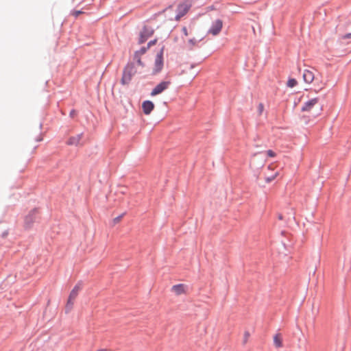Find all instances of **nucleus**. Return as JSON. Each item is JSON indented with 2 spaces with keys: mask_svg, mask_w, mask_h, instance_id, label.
I'll use <instances>...</instances> for the list:
<instances>
[{
  "mask_svg": "<svg viewBox=\"0 0 351 351\" xmlns=\"http://www.w3.org/2000/svg\"><path fill=\"white\" fill-rule=\"evenodd\" d=\"M314 108L317 109V112L313 114L314 117L317 116L319 114L320 112L322 111V107L319 104V99L318 98H313L306 103H304L302 110L304 112H311Z\"/></svg>",
  "mask_w": 351,
  "mask_h": 351,
  "instance_id": "nucleus-1",
  "label": "nucleus"
},
{
  "mask_svg": "<svg viewBox=\"0 0 351 351\" xmlns=\"http://www.w3.org/2000/svg\"><path fill=\"white\" fill-rule=\"evenodd\" d=\"M136 73V70L132 64H128L123 70L121 82L123 85L128 84L132 76Z\"/></svg>",
  "mask_w": 351,
  "mask_h": 351,
  "instance_id": "nucleus-2",
  "label": "nucleus"
},
{
  "mask_svg": "<svg viewBox=\"0 0 351 351\" xmlns=\"http://www.w3.org/2000/svg\"><path fill=\"white\" fill-rule=\"evenodd\" d=\"M191 7V2L189 0H186L180 3L177 8V14L175 17L176 21H179L181 17L184 16L190 10Z\"/></svg>",
  "mask_w": 351,
  "mask_h": 351,
  "instance_id": "nucleus-3",
  "label": "nucleus"
},
{
  "mask_svg": "<svg viewBox=\"0 0 351 351\" xmlns=\"http://www.w3.org/2000/svg\"><path fill=\"white\" fill-rule=\"evenodd\" d=\"M163 47L160 49V52L157 54L155 62H154V71L153 73L154 74L159 73L163 66Z\"/></svg>",
  "mask_w": 351,
  "mask_h": 351,
  "instance_id": "nucleus-4",
  "label": "nucleus"
},
{
  "mask_svg": "<svg viewBox=\"0 0 351 351\" xmlns=\"http://www.w3.org/2000/svg\"><path fill=\"white\" fill-rule=\"evenodd\" d=\"M171 82L169 81H164L159 83L151 92V96L154 97L162 93L164 90H167Z\"/></svg>",
  "mask_w": 351,
  "mask_h": 351,
  "instance_id": "nucleus-5",
  "label": "nucleus"
},
{
  "mask_svg": "<svg viewBox=\"0 0 351 351\" xmlns=\"http://www.w3.org/2000/svg\"><path fill=\"white\" fill-rule=\"evenodd\" d=\"M154 34V29L149 27H145L141 31L139 38L138 43L140 44L145 42L148 38L152 36Z\"/></svg>",
  "mask_w": 351,
  "mask_h": 351,
  "instance_id": "nucleus-6",
  "label": "nucleus"
},
{
  "mask_svg": "<svg viewBox=\"0 0 351 351\" xmlns=\"http://www.w3.org/2000/svg\"><path fill=\"white\" fill-rule=\"evenodd\" d=\"M223 27V22L220 19H217L213 22L212 27L209 29V33L213 36H216L219 34Z\"/></svg>",
  "mask_w": 351,
  "mask_h": 351,
  "instance_id": "nucleus-7",
  "label": "nucleus"
},
{
  "mask_svg": "<svg viewBox=\"0 0 351 351\" xmlns=\"http://www.w3.org/2000/svg\"><path fill=\"white\" fill-rule=\"evenodd\" d=\"M154 108V104L152 101L147 100L143 102L142 109L144 114L148 115Z\"/></svg>",
  "mask_w": 351,
  "mask_h": 351,
  "instance_id": "nucleus-8",
  "label": "nucleus"
},
{
  "mask_svg": "<svg viewBox=\"0 0 351 351\" xmlns=\"http://www.w3.org/2000/svg\"><path fill=\"white\" fill-rule=\"evenodd\" d=\"M302 77L304 81L307 84H311L315 79L314 73L309 69L304 70Z\"/></svg>",
  "mask_w": 351,
  "mask_h": 351,
  "instance_id": "nucleus-9",
  "label": "nucleus"
},
{
  "mask_svg": "<svg viewBox=\"0 0 351 351\" xmlns=\"http://www.w3.org/2000/svg\"><path fill=\"white\" fill-rule=\"evenodd\" d=\"M187 287L183 284L176 285L172 287L171 291L177 295L184 294L186 292Z\"/></svg>",
  "mask_w": 351,
  "mask_h": 351,
  "instance_id": "nucleus-10",
  "label": "nucleus"
},
{
  "mask_svg": "<svg viewBox=\"0 0 351 351\" xmlns=\"http://www.w3.org/2000/svg\"><path fill=\"white\" fill-rule=\"evenodd\" d=\"M83 134H78L75 136H71L69 138L66 143L69 145H78L82 138Z\"/></svg>",
  "mask_w": 351,
  "mask_h": 351,
  "instance_id": "nucleus-11",
  "label": "nucleus"
},
{
  "mask_svg": "<svg viewBox=\"0 0 351 351\" xmlns=\"http://www.w3.org/2000/svg\"><path fill=\"white\" fill-rule=\"evenodd\" d=\"M38 213L36 208L33 209L25 217V222L27 225L32 224L36 219V216Z\"/></svg>",
  "mask_w": 351,
  "mask_h": 351,
  "instance_id": "nucleus-12",
  "label": "nucleus"
},
{
  "mask_svg": "<svg viewBox=\"0 0 351 351\" xmlns=\"http://www.w3.org/2000/svg\"><path fill=\"white\" fill-rule=\"evenodd\" d=\"M82 282L81 281L78 282L73 289L70 292L69 296L71 298V299H75L79 293V292L82 289Z\"/></svg>",
  "mask_w": 351,
  "mask_h": 351,
  "instance_id": "nucleus-13",
  "label": "nucleus"
},
{
  "mask_svg": "<svg viewBox=\"0 0 351 351\" xmlns=\"http://www.w3.org/2000/svg\"><path fill=\"white\" fill-rule=\"evenodd\" d=\"M274 343L275 346L277 348L282 347V338H281L280 335L277 334L274 336Z\"/></svg>",
  "mask_w": 351,
  "mask_h": 351,
  "instance_id": "nucleus-14",
  "label": "nucleus"
},
{
  "mask_svg": "<svg viewBox=\"0 0 351 351\" xmlns=\"http://www.w3.org/2000/svg\"><path fill=\"white\" fill-rule=\"evenodd\" d=\"M75 300V299H71V298L69 296L67 303L66 305V308L68 311L72 309Z\"/></svg>",
  "mask_w": 351,
  "mask_h": 351,
  "instance_id": "nucleus-15",
  "label": "nucleus"
},
{
  "mask_svg": "<svg viewBox=\"0 0 351 351\" xmlns=\"http://www.w3.org/2000/svg\"><path fill=\"white\" fill-rule=\"evenodd\" d=\"M147 49H148V48L147 47H143L140 50L136 51L134 53V58L141 56L142 55H143L144 53H146Z\"/></svg>",
  "mask_w": 351,
  "mask_h": 351,
  "instance_id": "nucleus-16",
  "label": "nucleus"
},
{
  "mask_svg": "<svg viewBox=\"0 0 351 351\" xmlns=\"http://www.w3.org/2000/svg\"><path fill=\"white\" fill-rule=\"evenodd\" d=\"M298 84V82L295 79H293V78H291V79H289L288 81H287V86L290 87V88H293L295 86H296Z\"/></svg>",
  "mask_w": 351,
  "mask_h": 351,
  "instance_id": "nucleus-17",
  "label": "nucleus"
},
{
  "mask_svg": "<svg viewBox=\"0 0 351 351\" xmlns=\"http://www.w3.org/2000/svg\"><path fill=\"white\" fill-rule=\"evenodd\" d=\"M197 43V40L195 38L189 39L188 41V44L189 45V48L192 49L194 46H195Z\"/></svg>",
  "mask_w": 351,
  "mask_h": 351,
  "instance_id": "nucleus-18",
  "label": "nucleus"
},
{
  "mask_svg": "<svg viewBox=\"0 0 351 351\" xmlns=\"http://www.w3.org/2000/svg\"><path fill=\"white\" fill-rule=\"evenodd\" d=\"M278 176V172H276L272 176L267 177L265 181L267 182H271Z\"/></svg>",
  "mask_w": 351,
  "mask_h": 351,
  "instance_id": "nucleus-19",
  "label": "nucleus"
},
{
  "mask_svg": "<svg viewBox=\"0 0 351 351\" xmlns=\"http://www.w3.org/2000/svg\"><path fill=\"white\" fill-rule=\"evenodd\" d=\"M266 154H267V156L270 158H274L276 156V153L271 149L267 150L266 152Z\"/></svg>",
  "mask_w": 351,
  "mask_h": 351,
  "instance_id": "nucleus-20",
  "label": "nucleus"
},
{
  "mask_svg": "<svg viewBox=\"0 0 351 351\" xmlns=\"http://www.w3.org/2000/svg\"><path fill=\"white\" fill-rule=\"evenodd\" d=\"M264 110V105L262 103H260L258 106V114H262Z\"/></svg>",
  "mask_w": 351,
  "mask_h": 351,
  "instance_id": "nucleus-21",
  "label": "nucleus"
},
{
  "mask_svg": "<svg viewBox=\"0 0 351 351\" xmlns=\"http://www.w3.org/2000/svg\"><path fill=\"white\" fill-rule=\"evenodd\" d=\"M157 40H151L148 43L147 47L149 49L151 46L154 45L156 43Z\"/></svg>",
  "mask_w": 351,
  "mask_h": 351,
  "instance_id": "nucleus-22",
  "label": "nucleus"
},
{
  "mask_svg": "<svg viewBox=\"0 0 351 351\" xmlns=\"http://www.w3.org/2000/svg\"><path fill=\"white\" fill-rule=\"evenodd\" d=\"M134 59L136 60L137 63L140 66H143V63L142 62L141 60V56H138L137 58H134Z\"/></svg>",
  "mask_w": 351,
  "mask_h": 351,
  "instance_id": "nucleus-23",
  "label": "nucleus"
},
{
  "mask_svg": "<svg viewBox=\"0 0 351 351\" xmlns=\"http://www.w3.org/2000/svg\"><path fill=\"white\" fill-rule=\"evenodd\" d=\"M244 337H245L244 342L246 343L250 337V333L248 332H245Z\"/></svg>",
  "mask_w": 351,
  "mask_h": 351,
  "instance_id": "nucleus-24",
  "label": "nucleus"
},
{
  "mask_svg": "<svg viewBox=\"0 0 351 351\" xmlns=\"http://www.w3.org/2000/svg\"><path fill=\"white\" fill-rule=\"evenodd\" d=\"M343 39H350L351 38V33L346 34L342 36Z\"/></svg>",
  "mask_w": 351,
  "mask_h": 351,
  "instance_id": "nucleus-25",
  "label": "nucleus"
},
{
  "mask_svg": "<svg viewBox=\"0 0 351 351\" xmlns=\"http://www.w3.org/2000/svg\"><path fill=\"white\" fill-rule=\"evenodd\" d=\"M82 12L81 11H74L73 14L75 16H78L80 14H82Z\"/></svg>",
  "mask_w": 351,
  "mask_h": 351,
  "instance_id": "nucleus-26",
  "label": "nucleus"
},
{
  "mask_svg": "<svg viewBox=\"0 0 351 351\" xmlns=\"http://www.w3.org/2000/svg\"><path fill=\"white\" fill-rule=\"evenodd\" d=\"M182 32H183L184 34L186 36H187L189 35V33H188V31H187L186 27H184L182 28Z\"/></svg>",
  "mask_w": 351,
  "mask_h": 351,
  "instance_id": "nucleus-27",
  "label": "nucleus"
},
{
  "mask_svg": "<svg viewBox=\"0 0 351 351\" xmlns=\"http://www.w3.org/2000/svg\"><path fill=\"white\" fill-rule=\"evenodd\" d=\"M119 191H120V192H121L122 194H124V193H125V189L124 187H123V186H121V187L119 188Z\"/></svg>",
  "mask_w": 351,
  "mask_h": 351,
  "instance_id": "nucleus-28",
  "label": "nucleus"
},
{
  "mask_svg": "<svg viewBox=\"0 0 351 351\" xmlns=\"http://www.w3.org/2000/svg\"><path fill=\"white\" fill-rule=\"evenodd\" d=\"M96 351H110V350H108V349H99V350H97Z\"/></svg>",
  "mask_w": 351,
  "mask_h": 351,
  "instance_id": "nucleus-29",
  "label": "nucleus"
},
{
  "mask_svg": "<svg viewBox=\"0 0 351 351\" xmlns=\"http://www.w3.org/2000/svg\"><path fill=\"white\" fill-rule=\"evenodd\" d=\"M278 219H279L280 220H282V215H278Z\"/></svg>",
  "mask_w": 351,
  "mask_h": 351,
  "instance_id": "nucleus-30",
  "label": "nucleus"
},
{
  "mask_svg": "<svg viewBox=\"0 0 351 351\" xmlns=\"http://www.w3.org/2000/svg\"><path fill=\"white\" fill-rule=\"evenodd\" d=\"M268 169H271V165H269V166H268Z\"/></svg>",
  "mask_w": 351,
  "mask_h": 351,
  "instance_id": "nucleus-31",
  "label": "nucleus"
},
{
  "mask_svg": "<svg viewBox=\"0 0 351 351\" xmlns=\"http://www.w3.org/2000/svg\"><path fill=\"white\" fill-rule=\"evenodd\" d=\"M325 86V84H323L322 87H320V89H322V88Z\"/></svg>",
  "mask_w": 351,
  "mask_h": 351,
  "instance_id": "nucleus-32",
  "label": "nucleus"
}]
</instances>
